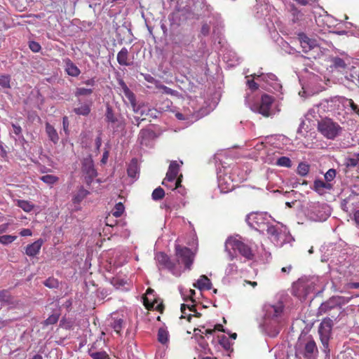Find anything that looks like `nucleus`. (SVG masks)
I'll use <instances>...</instances> for the list:
<instances>
[{"label":"nucleus","mask_w":359,"mask_h":359,"mask_svg":"<svg viewBox=\"0 0 359 359\" xmlns=\"http://www.w3.org/2000/svg\"><path fill=\"white\" fill-rule=\"evenodd\" d=\"M318 350L311 336L299 338L295 346V355L299 359H316Z\"/></svg>","instance_id":"7ed1b4c3"},{"label":"nucleus","mask_w":359,"mask_h":359,"mask_svg":"<svg viewBox=\"0 0 359 359\" xmlns=\"http://www.w3.org/2000/svg\"><path fill=\"white\" fill-rule=\"evenodd\" d=\"M155 259L156 260L158 264H159L163 268L168 269L174 275H180V273L175 271V264L170 260L169 257L166 254L161 252H158L156 254Z\"/></svg>","instance_id":"4468645a"},{"label":"nucleus","mask_w":359,"mask_h":359,"mask_svg":"<svg viewBox=\"0 0 359 359\" xmlns=\"http://www.w3.org/2000/svg\"><path fill=\"white\" fill-rule=\"evenodd\" d=\"M138 172L137 163L135 159H133L131 163L129 164L127 173L130 177L135 178Z\"/></svg>","instance_id":"c756f323"},{"label":"nucleus","mask_w":359,"mask_h":359,"mask_svg":"<svg viewBox=\"0 0 359 359\" xmlns=\"http://www.w3.org/2000/svg\"><path fill=\"white\" fill-rule=\"evenodd\" d=\"M81 170L83 173L86 175V183L90 184L97 176V171L95 169L92 158H86L83 159Z\"/></svg>","instance_id":"9b49d317"},{"label":"nucleus","mask_w":359,"mask_h":359,"mask_svg":"<svg viewBox=\"0 0 359 359\" xmlns=\"http://www.w3.org/2000/svg\"><path fill=\"white\" fill-rule=\"evenodd\" d=\"M46 132L49 140L54 144H57L59 141V135L55 128L49 123H46Z\"/></svg>","instance_id":"b1692460"},{"label":"nucleus","mask_w":359,"mask_h":359,"mask_svg":"<svg viewBox=\"0 0 359 359\" xmlns=\"http://www.w3.org/2000/svg\"><path fill=\"white\" fill-rule=\"evenodd\" d=\"M337 175V172L335 169L331 168L329 169L326 173L325 174L324 177L327 182L329 183V182L332 181Z\"/></svg>","instance_id":"a18cd8bd"},{"label":"nucleus","mask_w":359,"mask_h":359,"mask_svg":"<svg viewBox=\"0 0 359 359\" xmlns=\"http://www.w3.org/2000/svg\"><path fill=\"white\" fill-rule=\"evenodd\" d=\"M42 244V240L39 239L33 243L28 245L25 249L26 255L29 257H34L39 252Z\"/></svg>","instance_id":"412c9836"},{"label":"nucleus","mask_w":359,"mask_h":359,"mask_svg":"<svg viewBox=\"0 0 359 359\" xmlns=\"http://www.w3.org/2000/svg\"><path fill=\"white\" fill-rule=\"evenodd\" d=\"M93 93V89L86 88H77L74 93L76 97L90 95Z\"/></svg>","instance_id":"a19ab883"},{"label":"nucleus","mask_w":359,"mask_h":359,"mask_svg":"<svg viewBox=\"0 0 359 359\" xmlns=\"http://www.w3.org/2000/svg\"><path fill=\"white\" fill-rule=\"evenodd\" d=\"M123 320L120 318L113 317L110 323V326L118 334H120L122 328L123 327Z\"/></svg>","instance_id":"a878e982"},{"label":"nucleus","mask_w":359,"mask_h":359,"mask_svg":"<svg viewBox=\"0 0 359 359\" xmlns=\"http://www.w3.org/2000/svg\"><path fill=\"white\" fill-rule=\"evenodd\" d=\"M267 233L271 242L278 247H282L284 244L290 243L294 241L293 237L285 226H269Z\"/></svg>","instance_id":"423d86ee"},{"label":"nucleus","mask_w":359,"mask_h":359,"mask_svg":"<svg viewBox=\"0 0 359 359\" xmlns=\"http://www.w3.org/2000/svg\"><path fill=\"white\" fill-rule=\"evenodd\" d=\"M88 353L93 359H109L108 354L103 350L89 349Z\"/></svg>","instance_id":"bb28decb"},{"label":"nucleus","mask_w":359,"mask_h":359,"mask_svg":"<svg viewBox=\"0 0 359 359\" xmlns=\"http://www.w3.org/2000/svg\"><path fill=\"white\" fill-rule=\"evenodd\" d=\"M175 256L178 264H183L185 269H191L194 260V253L189 248L176 245Z\"/></svg>","instance_id":"1a4fd4ad"},{"label":"nucleus","mask_w":359,"mask_h":359,"mask_svg":"<svg viewBox=\"0 0 359 359\" xmlns=\"http://www.w3.org/2000/svg\"><path fill=\"white\" fill-rule=\"evenodd\" d=\"M183 164V162L180 161H172L170 163L168 172L162 182V184L166 187L170 188L174 190L182 187L181 183L182 181V175H178L180 166Z\"/></svg>","instance_id":"20e7f679"},{"label":"nucleus","mask_w":359,"mask_h":359,"mask_svg":"<svg viewBox=\"0 0 359 359\" xmlns=\"http://www.w3.org/2000/svg\"><path fill=\"white\" fill-rule=\"evenodd\" d=\"M270 216L265 212H251L246 217L248 224H269Z\"/></svg>","instance_id":"ddd939ff"},{"label":"nucleus","mask_w":359,"mask_h":359,"mask_svg":"<svg viewBox=\"0 0 359 359\" xmlns=\"http://www.w3.org/2000/svg\"><path fill=\"white\" fill-rule=\"evenodd\" d=\"M274 101L272 96L267 94L262 95L261 99L254 105V110L265 117L271 115V105Z\"/></svg>","instance_id":"9d476101"},{"label":"nucleus","mask_w":359,"mask_h":359,"mask_svg":"<svg viewBox=\"0 0 359 359\" xmlns=\"http://www.w3.org/2000/svg\"><path fill=\"white\" fill-rule=\"evenodd\" d=\"M262 327L271 337H276L280 330L283 322L284 305L278 302L275 304H266L264 306Z\"/></svg>","instance_id":"f257e3e1"},{"label":"nucleus","mask_w":359,"mask_h":359,"mask_svg":"<svg viewBox=\"0 0 359 359\" xmlns=\"http://www.w3.org/2000/svg\"><path fill=\"white\" fill-rule=\"evenodd\" d=\"M349 299L350 298H346L344 297H333L320 305L319 307V312L320 313H326L341 304L348 303Z\"/></svg>","instance_id":"f8f14e48"},{"label":"nucleus","mask_w":359,"mask_h":359,"mask_svg":"<svg viewBox=\"0 0 359 359\" xmlns=\"http://www.w3.org/2000/svg\"><path fill=\"white\" fill-rule=\"evenodd\" d=\"M310 170V166L308 163H300L299 165H298V167H297V173L302 176V177H304L306 175H308L309 172Z\"/></svg>","instance_id":"c9c22d12"},{"label":"nucleus","mask_w":359,"mask_h":359,"mask_svg":"<svg viewBox=\"0 0 359 359\" xmlns=\"http://www.w3.org/2000/svg\"><path fill=\"white\" fill-rule=\"evenodd\" d=\"M187 308L189 309V310L190 311H195L194 305L182 304L181 305V312L182 313L181 318H186V315H187L186 309H187Z\"/></svg>","instance_id":"09e8293b"},{"label":"nucleus","mask_w":359,"mask_h":359,"mask_svg":"<svg viewBox=\"0 0 359 359\" xmlns=\"http://www.w3.org/2000/svg\"><path fill=\"white\" fill-rule=\"evenodd\" d=\"M276 165L282 167L290 168L292 166V161L290 158L287 156H282L277 160Z\"/></svg>","instance_id":"ea45409f"},{"label":"nucleus","mask_w":359,"mask_h":359,"mask_svg":"<svg viewBox=\"0 0 359 359\" xmlns=\"http://www.w3.org/2000/svg\"><path fill=\"white\" fill-rule=\"evenodd\" d=\"M219 343L225 350L229 351L231 349V344L229 338L226 336H221L219 339Z\"/></svg>","instance_id":"79ce46f5"},{"label":"nucleus","mask_w":359,"mask_h":359,"mask_svg":"<svg viewBox=\"0 0 359 359\" xmlns=\"http://www.w3.org/2000/svg\"><path fill=\"white\" fill-rule=\"evenodd\" d=\"M209 30H210L209 26L207 25H203V27L201 28V33L203 35H207L209 33Z\"/></svg>","instance_id":"13d9d810"},{"label":"nucleus","mask_w":359,"mask_h":359,"mask_svg":"<svg viewBox=\"0 0 359 359\" xmlns=\"http://www.w3.org/2000/svg\"><path fill=\"white\" fill-rule=\"evenodd\" d=\"M73 111L77 115L88 116L90 113V107L85 103L80 107H75Z\"/></svg>","instance_id":"c85d7f7f"},{"label":"nucleus","mask_w":359,"mask_h":359,"mask_svg":"<svg viewBox=\"0 0 359 359\" xmlns=\"http://www.w3.org/2000/svg\"><path fill=\"white\" fill-rule=\"evenodd\" d=\"M291 269H292V266H291V265H289V266H287L283 267V268L281 269V271H282L283 273H290V271H291Z\"/></svg>","instance_id":"0e129e2a"},{"label":"nucleus","mask_w":359,"mask_h":359,"mask_svg":"<svg viewBox=\"0 0 359 359\" xmlns=\"http://www.w3.org/2000/svg\"><path fill=\"white\" fill-rule=\"evenodd\" d=\"M263 253L261 254V257L263 260L268 262L271 258V253L265 250L264 248L262 247Z\"/></svg>","instance_id":"603ef678"},{"label":"nucleus","mask_w":359,"mask_h":359,"mask_svg":"<svg viewBox=\"0 0 359 359\" xmlns=\"http://www.w3.org/2000/svg\"><path fill=\"white\" fill-rule=\"evenodd\" d=\"M105 121L108 123L111 124V127L113 128H118L119 126L117 124L118 119L116 117L112 107L109 104H107L106 107Z\"/></svg>","instance_id":"aec40b11"},{"label":"nucleus","mask_w":359,"mask_h":359,"mask_svg":"<svg viewBox=\"0 0 359 359\" xmlns=\"http://www.w3.org/2000/svg\"><path fill=\"white\" fill-rule=\"evenodd\" d=\"M11 76L8 74L0 75V88H11Z\"/></svg>","instance_id":"2f4dec72"},{"label":"nucleus","mask_w":359,"mask_h":359,"mask_svg":"<svg viewBox=\"0 0 359 359\" xmlns=\"http://www.w3.org/2000/svg\"><path fill=\"white\" fill-rule=\"evenodd\" d=\"M155 133L150 129H142L138 135V141L142 145H147L149 142L154 139Z\"/></svg>","instance_id":"6ab92c4d"},{"label":"nucleus","mask_w":359,"mask_h":359,"mask_svg":"<svg viewBox=\"0 0 359 359\" xmlns=\"http://www.w3.org/2000/svg\"><path fill=\"white\" fill-rule=\"evenodd\" d=\"M63 61L65 63V71L69 76L73 77L79 76L81 70L69 58H66Z\"/></svg>","instance_id":"f3484780"},{"label":"nucleus","mask_w":359,"mask_h":359,"mask_svg":"<svg viewBox=\"0 0 359 359\" xmlns=\"http://www.w3.org/2000/svg\"><path fill=\"white\" fill-rule=\"evenodd\" d=\"M224 251L231 261L237 258V252L248 260L252 259L254 257L251 248L243 242L239 235L231 236L226 238Z\"/></svg>","instance_id":"f03ea898"},{"label":"nucleus","mask_w":359,"mask_h":359,"mask_svg":"<svg viewBox=\"0 0 359 359\" xmlns=\"http://www.w3.org/2000/svg\"><path fill=\"white\" fill-rule=\"evenodd\" d=\"M238 266L234 263H230L227 265L225 273L227 276L235 274L237 272Z\"/></svg>","instance_id":"49530a36"},{"label":"nucleus","mask_w":359,"mask_h":359,"mask_svg":"<svg viewBox=\"0 0 359 359\" xmlns=\"http://www.w3.org/2000/svg\"><path fill=\"white\" fill-rule=\"evenodd\" d=\"M298 39L302 48V50L304 53H308L311 49L317 46L316 40L310 39L304 33L299 34Z\"/></svg>","instance_id":"2eb2a0df"},{"label":"nucleus","mask_w":359,"mask_h":359,"mask_svg":"<svg viewBox=\"0 0 359 359\" xmlns=\"http://www.w3.org/2000/svg\"><path fill=\"white\" fill-rule=\"evenodd\" d=\"M315 283L316 281L313 279H299L292 286L294 295L300 300L305 299L314 292Z\"/></svg>","instance_id":"0eeeda50"},{"label":"nucleus","mask_w":359,"mask_h":359,"mask_svg":"<svg viewBox=\"0 0 359 359\" xmlns=\"http://www.w3.org/2000/svg\"><path fill=\"white\" fill-rule=\"evenodd\" d=\"M12 127L13 128V133L16 135H19L22 133V128L20 126L12 123Z\"/></svg>","instance_id":"6e6d98bb"},{"label":"nucleus","mask_w":359,"mask_h":359,"mask_svg":"<svg viewBox=\"0 0 359 359\" xmlns=\"http://www.w3.org/2000/svg\"><path fill=\"white\" fill-rule=\"evenodd\" d=\"M104 344V341L102 339L97 340L93 343L89 349L101 350L100 346Z\"/></svg>","instance_id":"3c124183"},{"label":"nucleus","mask_w":359,"mask_h":359,"mask_svg":"<svg viewBox=\"0 0 359 359\" xmlns=\"http://www.w3.org/2000/svg\"><path fill=\"white\" fill-rule=\"evenodd\" d=\"M194 287L198 288L200 290H210L212 283L210 280L205 276H201L196 283H194Z\"/></svg>","instance_id":"4be33fe9"},{"label":"nucleus","mask_w":359,"mask_h":359,"mask_svg":"<svg viewBox=\"0 0 359 359\" xmlns=\"http://www.w3.org/2000/svg\"><path fill=\"white\" fill-rule=\"evenodd\" d=\"M83 83L87 86H94L95 81L94 79H88V80L83 81Z\"/></svg>","instance_id":"680f3d73"},{"label":"nucleus","mask_w":359,"mask_h":359,"mask_svg":"<svg viewBox=\"0 0 359 359\" xmlns=\"http://www.w3.org/2000/svg\"><path fill=\"white\" fill-rule=\"evenodd\" d=\"M318 130L325 138L334 140L341 135L343 129L337 122L329 118H323L318 122Z\"/></svg>","instance_id":"39448f33"},{"label":"nucleus","mask_w":359,"mask_h":359,"mask_svg":"<svg viewBox=\"0 0 359 359\" xmlns=\"http://www.w3.org/2000/svg\"><path fill=\"white\" fill-rule=\"evenodd\" d=\"M89 191L81 187L77 193L74 196L72 202L74 204H79L88 194Z\"/></svg>","instance_id":"393cba45"},{"label":"nucleus","mask_w":359,"mask_h":359,"mask_svg":"<svg viewBox=\"0 0 359 359\" xmlns=\"http://www.w3.org/2000/svg\"><path fill=\"white\" fill-rule=\"evenodd\" d=\"M165 196V191L163 188L161 187H158V188L155 189L151 194L152 199L154 201H159L164 198Z\"/></svg>","instance_id":"e433bc0d"},{"label":"nucleus","mask_w":359,"mask_h":359,"mask_svg":"<svg viewBox=\"0 0 359 359\" xmlns=\"http://www.w3.org/2000/svg\"><path fill=\"white\" fill-rule=\"evenodd\" d=\"M332 326V320L325 319L320 324L318 328L320 341L323 344V351L325 353L327 358L330 356L329 341L331 337Z\"/></svg>","instance_id":"6e6552de"},{"label":"nucleus","mask_w":359,"mask_h":359,"mask_svg":"<svg viewBox=\"0 0 359 359\" xmlns=\"http://www.w3.org/2000/svg\"><path fill=\"white\" fill-rule=\"evenodd\" d=\"M20 235L22 236H27L32 235V231L30 229H25L20 231Z\"/></svg>","instance_id":"052dcab7"},{"label":"nucleus","mask_w":359,"mask_h":359,"mask_svg":"<svg viewBox=\"0 0 359 359\" xmlns=\"http://www.w3.org/2000/svg\"><path fill=\"white\" fill-rule=\"evenodd\" d=\"M63 127L64 130H66L68 128V121H67V117L65 116L63 118Z\"/></svg>","instance_id":"774afa93"},{"label":"nucleus","mask_w":359,"mask_h":359,"mask_svg":"<svg viewBox=\"0 0 359 359\" xmlns=\"http://www.w3.org/2000/svg\"><path fill=\"white\" fill-rule=\"evenodd\" d=\"M125 210V207L122 203H118L115 205L114 208H113L111 213L113 216L116 217H119L122 215Z\"/></svg>","instance_id":"4c0bfd02"},{"label":"nucleus","mask_w":359,"mask_h":359,"mask_svg":"<svg viewBox=\"0 0 359 359\" xmlns=\"http://www.w3.org/2000/svg\"><path fill=\"white\" fill-rule=\"evenodd\" d=\"M41 180L48 185H53L57 183L59 180V177L53 175H46L41 177Z\"/></svg>","instance_id":"72a5a7b5"},{"label":"nucleus","mask_w":359,"mask_h":359,"mask_svg":"<svg viewBox=\"0 0 359 359\" xmlns=\"http://www.w3.org/2000/svg\"><path fill=\"white\" fill-rule=\"evenodd\" d=\"M118 83L123 90L124 95L128 100L130 104H131L133 110L136 111L135 107L137 104L135 94L129 89L126 83L123 80H120Z\"/></svg>","instance_id":"dca6fc26"},{"label":"nucleus","mask_w":359,"mask_h":359,"mask_svg":"<svg viewBox=\"0 0 359 359\" xmlns=\"http://www.w3.org/2000/svg\"><path fill=\"white\" fill-rule=\"evenodd\" d=\"M195 290H191L190 289L189 290V294L187 295L188 297L190 299V300L191 301V302H194V299H193V297H194V295L195 294Z\"/></svg>","instance_id":"e2e57ef3"},{"label":"nucleus","mask_w":359,"mask_h":359,"mask_svg":"<svg viewBox=\"0 0 359 359\" xmlns=\"http://www.w3.org/2000/svg\"><path fill=\"white\" fill-rule=\"evenodd\" d=\"M354 220L357 224H359V210H356L354 214Z\"/></svg>","instance_id":"69168bd1"},{"label":"nucleus","mask_w":359,"mask_h":359,"mask_svg":"<svg viewBox=\"0 0 359 359\" xmlns=\"http://www.w3.org/2000/svg\"><path fill=\"white\" fill-rule=\"evenodd\" d=\"M59 316H60V314L57 313H53L52 315H50L45 321H44V324L46 325H54L55 324L57 321H58V319H59Z\"/></svg>","instance_id":"c03bdc74"},{"label":"nucleus","mask_w":359,"mask_h":359,"mask_svg":"<svg viewBox=\"0 0 359 359\" xmlns=\"http://www.w3.org/2000/svg\"><path fill=\"white\" fill-rule=\"evenodd\" d=\"M291 14L292 16V20L294 23L301 20L304 15L301 11L294 5L291 6Z\"/></svg>","instance_id":"7c9ffc66"},{"label":"nucleus","mask_w":359,"mask_h":359,"mask_svg":"<svg viewBox=\"0 0 359 359\" xmlns=\"http://www.w3.org/2000/svg\"><path fill=\"white\" fill-rule=\"evenodd\" d=\"M117 62L122 66H130L133 64L130 57L129 51L126 47L122 48L118 53Z\"/></svg>","instance_id":"a211bd4d"},{"label":"nucleus","mask_w":359,"mask_h":359,"mask_svg":"<svg viewBox=\"0 0 359 359\" xmlns=\"http://www.w3.org/2000/svg\"><path fill=\"white\" fill-rule=\"evenodd\" d=\"M16 236H11V235H3L0 236V243L3 245H8L13 243L15 239Z\"/></svg>","instance_id":"37998d69"},{"label":"nucleus","mask_w":359,"mask_h":359,"mask_svg":"<svg viewBox=\"0 0 359 359\" xmlns=\"http://www.w3.org/2000/svg\"><path fill=\"white\" fill-rule=\"evenodd\" d=\"M169 339L168 332L164 328H160L158 332V340L161 344H166Z\"/></svg>","instance_id":"473e14b6"},{"label":"nucleus","mask_w":359,"mask_h":359,"mask_svg":"<svg viewBox=\"0 0 359 359\" xmlns=\"http://www.w3.org/2000/svg\"><path fill=\"white\" fill-rule=\"evenodd\" d=\"M154 292V290H151V289H148L147 290V294H146V296L144 298V305L149 308V307H154V298H151L150 296L153 294Z\"/></svg>","instance_id":"f704fd0d"},{"label":"nucleus","mask_w":359,"mask_h":359,"mask_svg":"<svg viewBox=\"0 0 359 359\" xmlns=\"http://www.w3.org/2000/svg\"><path fill=\"white\" fill-rule=\"evenodd\" d=\"M349 287L353 288V289H358L359 288V282L351 283L349 284Z\"/></svg>","instance_id":"338daca9"},{"label":"nucleus","mask_w":359,"mask_h":359,"mask_svg":"<svg viewBox=\"0 0 359 359\" xmlns=\"http://www.w3.org/2000/svg\"><path fill=\"white\" fill-rule=\"evenodd\" d=\"M347 167H356L359 165V153L355 154L353 157L346 159Z\"/></svg>","instance_id":"58836bf2"},{"label":"nucleus","mask_w":359,"mask_h":359,"mask_svg":"<svg viewBox=\"0 0 359 359\" xmlns=\"http://www.w3.org/2000/svg\"><path fill=\"white\" fill-rule=\"evenodd\" d=\"M248 86L252 90H255L259 88V85L254 80H248Z\"/></svg>","instance_id":"864d4df0"},{"label":"nucleus","mask_w":359,"mask_h":359,"mask_svg":"<svg viewBox=\"0 0 359 359\" xmlns=\"http://www.w3.org/2000/svg\"><path fill=\"white\" fill-rule=\"evenodd\" d=\"M334 65L336 67H342V68H345V67H346V64H345V62L344 61V60H342L341 58H339V57H337L335 59Z\"/></svg>","instance_id":"5fc2aeb1"},{"label":"nucleus","mask_w":359,"mask_h":359,"mask_svg":"<svg viewBox=\"0 0 359 359\" xmlns=\"http://www.w3.org/2000/svg\"><path fill=\"white\" fill-rule=\"evenodd\" d=\"M332 188V184L328 182H325L320 180H316L314 181L313 190L320 195L324 193V189L330 190Z\"/></svg>","instance_id":"5701e85b"},{"label":"nucleus","mask_w":359,"mask_h":359,"mask_svg":"<svg viewBox=\"0 0 359 359\" xmlns=\"http://www.w3.org/2000/svg\"><path fill=\"white\" fill-rule=\"evenodd\" d=\"M17 205L27 212H31L34 208L32 202L25 200H18Z\"/></svg>","instance_id":"cd10ccee"},{"label":"nucleus","mask_w":359,"mask_h":359,"mask_svg":"<svg viewBox=\"0 0 359 359\" xmlns=\"http://www.w3.org/2000/svg\"><path fill=\"white\" fill-rule=\"evenodd\" d=\"M56 283L54 280H47L46 282H45V285L48 287H54Z\"/></svg>","instance_id":"4d7b16f0"},{"label":"nucleus","mask_w":359,"mask_h":359,"mask_svg":"<svg viewBox=\"0 0 359 359\" xmlns=\"http://www.w3.org/2000/svg\"><path fill=\"white\" fill-rule=\"evenodd\" d=\"M29 48L34 53H38L41 50V47L38 42L31 41L29 43Z\"/></svg>","instance_id":"8fccbe9b"},{"label":"nucleus","mask_w":359,"mask_h":359,"mask_svg":"<svg viewBox=\"0 0 359 359\" xmlns=\"http://www.w3.org/2000/svg\"><path fill=\"white\" fill-rule=\"evenodd\" d=\"M11 300V295L8 290L0 291V302H8Z\"/></svg>","instance_id":"de8ad7c7"},{"label":"nucleus","mask_w":359,"mask_h":359,"mask_svg":"<svg viewBox=\"0 0 359 359\" xmlns=\"http://www.w3.org/2000/svg\"><path fill=\"white\" fill-rule=\"evenodd\" d=\"M160 88L162 89L166 94H172V90L165 86H161Z\"/></svg>","instance_id":"bf43d9fd"}]
</instances>
